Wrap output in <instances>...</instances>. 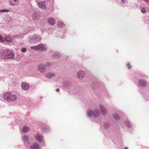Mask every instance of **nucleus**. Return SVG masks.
Here are the masks:
<instances>
[{
  "instance_id": "nucleus-11",
  "label": "nucleus",
  "mask_w": 149,
  "mask_h": 149,
  "mask_svg": "<svg viewBox=\"0 0 149 149\" xmlns=\"http://www.w3.org/2000/svg\"><path fill=\"white\" fill-rule=\"evenodd\" d=\"M9 4L10 6H15L17 5L19 2V0H9Z\"/></svg>"
},
{
  "instance_id": "nucleus-13",
  "label": "nucleus",
  "mask_w": 149,
  "mask_h": 149,
  "mask_svg": "<svg viewBox=\"0 0 149 149\" xmlns=\"http://www.w3.org/2000/svg\"><path fill=\"white\" fill-rule=\"evenodd\" d=\"M10 96L11 93L8 92L6 93L4 95V99L8 101H10Z\"/></svg>"
},
{
  "instance_id": "nucleus-4",
  "label": "nucleus",
  "mask_w": 149,
  "mask_h": 149,
  "mask_svg": "<svg viewBox=\"0 0 149 149\" xmlns=\"http://www.w3.org/2000/svg\"><path fill=\"white\" fill-rule=\"evenodd\" d=\"M85 73L84 71L82 70H80L79 71L77 74V77L79 79H82L85 75Z\"/></svg>"
},
{
  "instance_id": "nucleus-35",
  "label": "nucleus",
  "mask_w": 149,
  "mask_h": 149,
  "mask_svg": "<svg viewBox=\"0 0 149 149\" xmlns=\"http://www.w3.org/2000/svg\"><path fill=\"white\" fill-rule=\"evenodd\" d=\"M146 2H149V0H143Z\"/></svg>"
},
{
  "instance_id": "nucleus-20",
  "label": "nucleus",
  "mask_w": 149,
  "mask_h": 149,
  "mask_svg": "<svg viewBox=\"0 0 149 149\" xmlns=\"http://www.w3.org/2000/svg\"><path fill=\"white\" fill-rule=\"evenodd\" d=\"M57 25L60 27H63L65 26V24L62 22L60 21L58 22Z\"/></svg>"
},
{
  "instance_id": "nucleus-32",
  "label": "nucleus",
  "mask_w": 149,
  "mask_h": 149,
  "mask_svg": "<svg viewBox=\"0 0 149 149\" xmlns=\"http://www.w3.org/2000/svg\"><path fill=\"white\" fill-rule=\"evenodd\" d=\"M26 49L25 47H24V48H23L21 50L22 52L23 53L25 52H26Z\"/></svg>"
},
{
  "instance_id": "nucleus-28",
  "label": "nucleus",
  "mask_w": 149,
  "mask_h": 149,
  "mask_svg": "<svg viewBox=\"0 0 149 149\" xmlns=\"http://www.w3.org/2000/svg\"><path fill=\"white\" fill-rule=\"evenodd\" d=\"M9 11L8 10H7V9H2V10H0V11L1 12H9Z\"/></svg>"
},
{
  "instance_id": "nucleus-22",
  "label": "nucleus",
  "mask_w": 149,
  "mask_h": 149,
  "mask_svg": "<svg viewBox=\"0 0 149 149\" xmlns=\"http://www.w3.org/2000/svg\"><path fill=\"white\" fill-rule=\"evenodd\" d=\"M23 140L25 142L28 141L29 139V137L26 135H24L22 136Z\"/></svg>"
},
{
  "instance_id": "nucleus-33",
  "label": "nucleus",
  "mask_w": 149,
  "mask_h": 149,
  "mask_svg": "<svg viewBox=\"0 0 149 149\" xmlns=\"http://www.w3.org/2000/svg\"><path fill=\"white\" fill-rule=\"evenodd\" d=\"M127 66L128 67L129 69H130L132 67L131 65L130 64H127Z\"/></svg>"
},
{
  "instance_id": "nucleus-15",
  "label": "nucleus",
  "mask_w": 149,
  "mask_h": 149,
  "mask_svg": "<svg viewBox=\"0 0 149 149\" xmlns=\"http://www.w3.org/2000/svg\"><path fill=\"white\" fill-rule=\"evenodd\" d=\"M39 7L45 10L46 9L45 2L44 1H41L38 4Z\"/></svg>"
},
{
  "instance_id": "nucleus-6",
  "label": "nucleus",
  "mask_w": 149,
  "mask_h": 149,
  "mask_svg": "<svg viewBox=\"0 0 149 149\" xmlns=\"http://www.w3.org/2000/svg\"><path fill=\"white\" fill-rule=\"evenodd\" d=\"M38 68V70L42 73L44 72L46 70V68L44 64H41L39 65Z\"/></svg>"
},
{
  "instance_id": "nucleus-1",
  "label": "nucleus",
  "mask_w": 149,
  "mask_h": 149,
  "mask_svg": "<svg viewBox=\"0 0 149 149\" xmlns=\"http://www.w3.org/2000/svg\"><path fill=\"white\" fill-rule=\"evenodd\" d=\"M87 114L89 117H91L93 116L97 118L99 116L100 112L97 109H95L93 111L92 110L89 109L87 111Z\"/></svg>"
},
{
  "instance_id": "nucleus-2",
  "label": "nucleus",
  "mask_w": 149,
  "mask_h": 149,
  "mask_svg": "<svg viewBox=\"0 0 149 149\" xmlns=\"http://www.w3.org/2000/svg\"><path fill=\"white\" fill-rule=\"evenodd\" d=\"M31 48L32 49L36 50H40L41 51L43 52L47 50L46 46L43 44H40L37 46L31 47Z\"/></svg>"
},
{
  "instance_id": "nucleus-18",
  "label": "nucleus",
  "mask_w": 149,
  "mask_h": 149,
  "mask_svg": "<svg viewBox=\"0 0 149 149\" xmlns=\"http://www.w3.org/2000/svg\"><path fill=\"white\" fill-rule=\"evenodd\" d=\"M30 129L26 126H24L22 130V132L24 133H26L29 131Z\"/></svg>"
},
{
  "instance_id": "nucleus-34",
  "label": "nucleus",
  "mask_w": 149,
  "mask_h": 149,
  "mask_svg": "<svg viewBox=\"0 0 149 149\" xmlns=\"http://www.w3.org/2000/svg\"><path fill=\"white\" fill-rule=\"evenodd\" d=\"M56 91L57 92H58L60 91V89L58 88H57L56 90Z\"/></svg>"
},
{
  "instance_id": "nucleus-39",
  "label": "nucleus",
  "mask_w": 149,
  "mask_h": 149,
  "mask_svg": "<svg viewBox=\"0 0 149 149\" xmlns=\"http://www.w3.org/2000/svg\"><path fill=\"white\" fill-rule=\"evenodd\" d=\"M1 77H0V80H1Z\"/></svg>"
},
{
  "instance_id": "nucleus-37",
  "label": "nucleus",
  "mask_w": 149,
  "mask_h": 149,
  "mask_svg": "<svg viewBox=\"0 0 149 149\" xmlns=\"http://www.w3.org/2000/svg\"><path fill=\"white\" fill-rule=\"evenodd\" d=\"M123 149H128V148L127 147H125Z\"/></svg>"
},
{
  "instance_id": "nucleus-40",
  "label": "nucleus",
  "mask_w": 149,
  "mask_h": 149,
  "mask_svg": "<svg viewBox=\"0 0 149 149\" xmlns=\"http://www.w3.org/2000/svg\"><path fill=\"white\" fill-rule=\"evenodd\" d=\"M40 97L41 98H42V97Z\"/></svg>"
},
{
  "instance_id": "nucleus-29",
  "label": "nucleus",
  "mask_w": 149,
  "mask_h": 149,
  "mask_svg": "<svg viewBox=\"0 0 149 149\" xmlns=\"http://www.w3.org/2000/svg\"><path fill=\"white\" fill-rule=\"evenodd\" d=\"M51 65V63H50V62H47L46 63V64L45 65V67H49V66H50V65Z\"/></svg>"
},
{
  "instance_id": "nucleus-16",
  "label": "nucleus",
  "mask_w": 149,
  "mask_h": 149,
  "mask_svg": "<svg viewBox=\"0 0 149 149\" xmlns=\"http://www.w3.org/2000/svg\"><path fill=\"white\" fill-rule=\"evenodd\" d=\"M71 84L70 82H65L63 84L64 87L65 88H69L71 87Z\"/></svg>"
},
{
  "instance_id": "nucleus-30",
  "label": "nucleus",
  "mask_w": 149,
  "mask_h": 149,
  "mask_svg": "<svg viewBox=\"0 0 149 149\" xmlns=\"http://www.w3.org/2000/svg\"><path fill=\"white\" fill-rule=\"evenodd\" d=\"M60 55H61V54L59 52H55L54 53V56H59Z\"/></svg>"
},
{
  "instance_id": "nucleus-38",
  "label": "nucleus",
  "mask_w": 149,
  "mask_h": 149,
  "mask_svg": "<svg viewBox=\"0 0 149 149\" xmlns=\"http://www.w3.org/2000/svg\"><path fill=\"white\" fill-rule=\"evenodd\" d=\"M122 0V2H125V1L124 0Z\"/></svg>"
},
{
  "instance_id": "nucleus-17",
  "label": "nucleus",
  "mask_w": 149,
  "mask_h": 149,
  "mask_svg": "<svg viewBox=\"0 0 149 149\" xmlns=\"http://www.w3.org/2000/svg\"><path fill=\"white\" fill-rule=\"evenodd\" d=\"M48 21L50 24L52 25H54L55 23V19L53 18L52 17H50L49 18L48 20Z\"/></svg>"
},
{
  "instance_id": "nucleus-12",
  "label": "nucleus",
  "mask_w": 149,
  "mask_h": 149,
  "mask_svg": "<svg viewBox=\"0 0 149 149\" xmlns=\"http://www.w3.org/2000/svg\"><path fill=\"white\" fill-rule=\"evenodd\" d=\"M56 76V74L54 72H50L47 73L46 75V77L48 79H51Z\"/></svg>"
},
{
  "instance_id": "nucleus-31",
  "label": "nucleus",
  "mask_w": 149,
  "mask_h": 149,
  "mask_svg": "<svg viewBox=\"0 0 149 149\" xmlns=\"http://www.w3.org/2000/svg\"><path fill=\"white\" fill-rule=\"evenodd\" d=\"M141 11L143 13H146V11L145 10V8L143 7L142 8Z\"/></svg>"
},
{
  "instance_id": "nucleus-8",
  "label": "nucleus",
  "mask_w": 149,
  "mask_h": 149,
  "mask_svg": "<svg viewBox=\"0 0 149 149\" xmlns=\"http://www.w3.org/2000/svg\"><path fill=\"white\" fill-rule=\"evenodd\" d=\"M21 86L22 89L25 91H27L28 90L30 87L29 84L25 82L22 83Z\"/></svg>"
},
{
  "instance_id": "nucleus-27",
  "label": "nucleus",
  "mask_w": 149,
  "mask_h": 149,
  "mask_svg": "<svg viewBox=\"0 0 149 149\" xmlns=\"http://www.w3.org/2000/svg\"><path fill=\"white\" fill-rule=\"evenodd\" d=\"M5 40V38H3L2 36L0 35V41L1 42H3Z\"/></svg>"
},
{
  "instance_id": "nucleus-9",
  "label": "nucleus",
  "mask_w": 149,
  "mask_h": 149,
  "mask_svg": "<svg viewBox=\"0 0 149 149\" xmlns=\"http://www.w3.org/2000/svg\"><path fill=\"white\" fill-rule=\"evenodd\" d=\"M138 85L141 87H144L146 86V82L143 79H140L139 80L138 82Z\"/></svg>"
},
{
  "instance_id": "nucleus-10",
  "label": "nucleus",
  "mask_w": 149,
  "mask_h": 149,
  "mask_svg": "<svg viewBox=\"0 0 149 149\" xmlns=\"http://www.w3.org/2000/svg\"><path fill=\"white\" fill-rule=\"evenodd\" d=\"M35 138L36 140L40 142L42 141L43 140V136L39 133H37L35 136Z\"/></svg>"
},
{
  "instance_id": "nucleus-7",
  "label": "nucleus",
  "mask_w": 149,
  "mask_h": 149,
  "mask_svg": "<svg viewBox=\"0 0 149 149\" xmlns=\"http://www.w3.org/2000/svg\"><path fill=\"white\" fill-rule=\"evenodd\" d=\"M99 107L101 112L103 115H106L107 114V111L103 105L100 104Z\"/></svg>"
},
{
  "instance_id": "nucleus-3",
  "label": "nucleus",
  "mask_w": 149,
  "mask_h": 149,
  "mask_svg": "<svg viewBox=\"0 0 149 149\" xmlns=\"http://www.w3.org/2000/svg\"><path fill=\"white\" fill-rule=\"evenodd\" d=\"M1 53L3 56H14L15 54L12 50L6 49L2 51Z\"/></svg>"
},
{
  "instance_id": "nucleus-24",
  "label": "nucleus",
  "mask_w": 149,
  "mask_h": 149,
  "mask_svg": "<svg viewBox=\"0 0 149 149\" xmlns=\"http://www.w3.org/2000/svg\"><path fill=\"white\" fill-rule=\"evenodd\" d=\"M125 124L127 125L128 128H130L132 126V125L131 124L130 122L128 120L126 121Z\"/></svg>"
},
{
  "instance_id": "nucleus-19",
  "label": "nucleus",
  "mask_w": 149,
  "mask_h": 149,
  "mask_svg": "<svg viewBox=\"0 0 149 149\" xmlns=\"http://www.w3.org/2000/svg\"><path fill=\"white\" fill-rule=\"evenodd\" d=\"M10 101H14L16 100L17 99V97L15 95H13L11 93L10 96Z\"/></svg>"
},
{
  "instance_id": "nucleus-21",
  "label": "nucleus",
  "mask_w": 149,
  "mask_h": 149,
  "mask_svg": "<svg viewBox=\"0 0 149 149\" xmlns=\"http://www.w3.org/2000/svg\"><path fill=\"white\" fill-rule=\"evenodd\" d=\"M114 118L116 120H118L120 118V117L117 113H115L113 115Z\"/></svg>"
},
{
  "instance_id": "nucleus-26",
  "label": "nucleus",
  "mask_w": 149,
  "mask_h": 149,
  "mask_svg": "<svg viewBox=\"0 0 149 149\" xmlns=\"http://www.w3.org/2000/svg\"><path fill=\"white\" fill-rule=\"evenodd\" d=\"M2 57H4V58L2 57V58H3L4 60L5 59H13L14 58V56H2Z\"/></svg>"
},
{
  "instance_id": "nucleus-14",
  "label": "nucleus",
  "mask_w": 149,
  "mask_h": 149,
  "mask_svg": "<svg viewBox=\"0 0 149 149\" xmlns=\"http://www.w3.org/2000/svg\"><path fill=\"white\" fill-rule=\"evenodd\" d=\"M29 148L30 149H39L40 145L37 143H34L30 146Z\"/></svg>"
},
{
  "instance_id": "nucleus-36",
  "label": "nucleus",
  "mask_w": 149,
  "mask_h": 149,
  "mask_svg": "<svg viewBox=\"0 0 149 149\" xmlns=\"http://www.w3.org/2000/svg\"><path fill=\"white\" fill-rule=\"evenodd\" d=\"M9 19H10V21H8V23L10 22H11V18L10 17H9Z\"/></svg>"
},
{
  "instance_id": "nucleus-23",
  "label": "nucleus",
  "mask_w": 149,
  "mask_h": 149,
  "mask_svg": "<svg viewBox=\"0 0 149 149\" xmlns=\"http://www.w3.org/2000/svg\"><path fill=\"white\" fill-rule=\"evenodd\" d=\"M5 40L8 42H12V40L11 38L10 37L6 36L5 38Z\"/></svg>"
},
{
  "instance_id": "nucleus-25",
  "label": "nucleus",
  "mask_w": 149,
  "mask_h": 149,
  "mask_svg": "<svg viewBox=\"0 0 149 149\" xmlns=\"http://www.w3.org/2000/svg\"><path fill=\"white\" fill-rule=\"evenodd\" d=\"M110 124L108 123H105L104 125V127L106 129L108 128L110 126Z\"/></svg>"
},
{
  "instance_id": "nucleus-5",
  "label": "nucleus",
  "mask_w": 149,
  "mask_h": 149,
  "mask_svg": "<svg viewBox=\"0 0 149 149\" xmlns=\"http://www.w3.org/2000/svg\"><path fill=\"white\" fill-rule=\"evenodd\" d=\"M31 39L35 42L37 43L41 40V38L39 36L35 34L32 36Z\"/></svg>"
}]
</instances>
